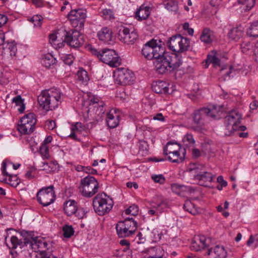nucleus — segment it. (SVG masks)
I'll list each match as a JSON object with an SVG mask.
<instances>
[{"label": "nucleus", "mask_w": 258, "mask_h": 258, "mask_svg": "<svg viewBox=\"0 0 258 258\" xmlns=\"http://www.w3.org/2000/svg\"><path fill=\"white\" fill-rule=\"evenodd\" d=\"M240 46L242 52L247 54L248 51L251 49L252 46L249 41H244L241 44Z\"/></svg>", "instance_id": "48"}, {"label": "nucleus", "mask_w": 258, "mask_h": 258, "mask_svg": "<svg viewBox=\"0 0 258 258\" xmlns=\"http://www.w3.org/2000/svg\"><path fill=\"white\" fill-rule=\"evenodd\" d=\"M116 230L118 236L121 238L128 237L133 235L132 231L126 229L123 224L119 222L116 225Z\"/></svg>", "instance_id": "36"}, {"label": "nucleus", "mask_w": 258, "mask_h": 258, "mask_svg": "<svg viewBox=\"0 0 258 258\" xmlns=\"http://www.w3.org/2000/svg\"><path fill=\"white\" fill-rule=\"evenodd\" d=\"M220 108L216 105L208 107H202L195 110L192 118L194 123L196 124L195 130L200 131L211 119L220 118Z\"/></svg>", "instance_id": "2"}, {"label": "nucleus", "mask_w": 258, "mask_h": 258, "mask_svg": "<svg viewBox=\"0 0 258 258\" xmlns=\"http://www.w3.org/2000/svg\"><path fill=\"white\" fill-rule=\"evenodd\" d=\"M56 62V60L54 56L50 53H47L43 56L41 62L42 64L47 68H49L53 66Z\"/></svg>", "instance_id": "35"}, {"label": "nucleus", "mask_w": 258, "mask_h": 258, "mask_svg": "<svg viewBox=\"0 0 258 258\" xmlns=\"http://www.w3.org/2000/svg\"><path fill=\"white\" fill-rule=\"evenodd\" d=\"M63 236L66 238L71 237L74 233L73 227L71 225H66L62 228Z\"/></svg>", "instance_id": "44"}, {"label": "nucleus", "mask_w": 258, "mask_h": 258, "mask_svg": "<svg viewBox=\"0 0 258 258\" xmlns=\"http://www.w3.org/2000/svg\"><path fill=\"white\" fill-rule=\"evenodd\" d=\"M152 88L154 92L159 94L167 93L168 91V84L163 81H159L154 83Z\"/></svg>", "instance_id": "28"}, {"label": "nucleus", "mask_w": 258, "mask_h": 258, "mask_svg": "<svg viewBox=\"0 0 258 258\" xmlns=\"http://www.w3.org/2000/svg\"><path fill=\"white\" fill-rule=\"evenodd\" d=\"M39 152L43 158L47 159L49 157L48 147L45 144H42L39 149Z\"/></svg>", "instance_id": "46"}, {"label": "nucleus", "mask_w": 258, "mask_h": 258, "mask_svg": "<svg viewBox=\"0 0 258 258\" xmlns=\"http://www.w3.org/2000/svg\"><path fill=\"white\" fill-rule=\"evenodd\" d=\"M49 42L51 44L57 45L58 47L60 48L63 46V42L58 43L57 40V36L56 34L52 33L49 36Z\"/></svg>", "instance_id": "52"}, {"label": "nucleus", "mask_w": 258, "mask_h": 258, "mask_svg": "<svg viewBox=\"0 0 258 258\" xmlns=\"http://www.w3.org/2000/svg\"><path fill=\"white\" fill-rule=\"evenodd\" d=\"M45 126L48 130H52L55 127V122L54 120L47 121Z\"/></svg>", "instance_id": "60"}, {"label": "nucleus", "mask_w": 258, "mask_h": 258, "mask_svg": "<svg viewBox=\"0 0 258 258\" xmlns=\"http://www.w3.org/2000/svg\"><path fill=\"white\" fill-rule=\"evenodd\" d=\"M241 118V114L237 110L229 111L224 118V135L231 136L235 131L238 130Z\"/></svg>", "instance_id": "5"}, {"label": "nucleus", "mask_w": 258, "mask_h": 258, "mask_svg": "<svg viewBox=\"0 0 258 258\" xmlns=\"http://www.w3.org/2000/svg\"><path fill=\"white\" fill-rule=\"evenodd\" d=\"M100 13L104 19H111L113 18L112 11L110 9H103Z\"/></svg>", "instance_id": "49"}, {"label": "nucleus", "mask_w": 258, "mask_h": 258, "mask_svg": "<svg viewBox=\"0 0 258 258\" xmlns=\"http://www.w3.org/2000/svg\"><path fill=\"white\" fill-rule=\"evenodd\" d=\"M6 166H7V163L6 161H4L2 163V174L3 175L5 176L9 177V180L10 182H12V181H16V185L18 184L19 182L18 181V177L16 175H14L12 174H9L7 171H6Z\"/></svg>", "instance_id": "41"}, {"label": "nucleus", "mask_w": 258, "mask_h": 258, "mask_svg": "<svg viewBox=\"0 0 258 258\" xmlns=\"http://www.w3.org/2000/svg\"><path fill=\"white\" fill-rule=\"evenodd\" d=\"M3 48L5 53H9L11 56H15L17 51L16 44L14 41L6 42Z\"/></svg>", "instance_id": "34"}, {"label": "nucleus", "mask_w": 258, "mask_h": 258, "mask_svg": "<svg viewBox=\"0 0 258 258\" xmlns=\"http://www.w3.org/2000/svg\"><path fill=\"white\" fill-rule=\"evenodd\" d=\"M243 32V27L241 26H239L232 28L228 32L227 36L231 40L237 41L242 37Z\"/></svg>", "instance_id": "27"}, {"label": "nucleus", "mask_w": 258, "mask_h": 258, "mask_svg": "<svg viewBox=\"0 0 258 258\" xmlns=\"http://www.w3.org/2000/svg\"><path fill=\"white\" fill-rule=\"evenodd\" d=\"M169 48L174 52H183L187 51L190 46V40L177 34L171 37L167 42Z\"/></svg>", "instance_id": "8"}, {"label": "nucleus", "mask_w": 258, "mask_h": 258, "mask_svg": "<svg viewBox=\"0 0 258 258\" xmlns=\"http://www.w3.org/2000/svg\"><path fill=\"white\" fill-rule=\"evenodd\" d=\"M7 21V17L5 15L0 14V27L4 25Z\"/></svg>", "instance_id": "62"}, {"label": "nucleus", "mask_w": 258, "mask_h": 258, "mask_svg": "<svg viewBox=\"0 0 258 258\" xmlns=\"http://www.w3.org/2000/svg\"><path fill=\"white\" fill-rule=\"evenodd\" d=\"M35 174V170L34 168H31L25 174V177L29 179L34 178Z\"/></svg>", "instance_id": "59"}, {"label": "nucleus", "mask_w": 258, "mask_h": 258, "mask_svg": "<svg viewBox=\"0 0 258 258\" xmlns=\"http://www.w3.org/2000/svg\"><path fill=\"white\" fill-rule=\"evenodd\" d=\"M207 246L206 237L204 235H197L192 240L191 248L195 251H199Z\"/></svg>", "instance_id": "19"}, {"label": "nucleus", "mask_w": 258, "mask_h": 258, "mask_svg": "<svg viewBox=\"0 0 258 258\" xmlns=\"http://www.w3.org/2000/svg\"><path fill=\"white\" fill-rule=\"evenodd\" d=\"M153 119L154 120H157L159 121H163L165 120V118L161 113H158L154 115L153 117Z\"/></svg>", "instance_id": "63"}, {"label": "nucleus", "mask_w": 258, "mask_h": 258, "mask_svg": "<svg viewBox=\"0 0 258 258\" xmlns=\"http://www.w3.org/2000/svg\"><path fill=\"white\" fill-rule=\"evenodd\" d=\"M114 76H116L118 83L123 85H130L135 80L133 72L123 68H118L114 72Z\"/></svg>", "instance_id": "13"}, {"label": "nucleus", "mask_w": 258, "mask_h": 258, "mask_svg": "<svg viewBox=\"0 0 258 258\" xmlns=\"http://www.w3.org/2000/svg\"><path fill=\"white\" fill-rule=\"evenodd\" d=\"M104 103L102 102H99V99L95 97H93L89 100V111L92 109L95 110V113L98 115L101 114H104V111L103 109Z\"/></svg>", "instance_id": "20"}, {"label": "nucleus", "mask_w": 258, "mask_h": 258, "mask_svg": "<svg viewBox=\"0 0 258 258\" xmlns=\"http://www.w3.org/2000/svg\"><path fill=\"white\" fill-rule=\"evenodd\" d=\"M150 14L149 7L141 6L136 12L135 17L138 20L142 21L148 18Z\"/></svg>", "instance_id": "31"}, {"label": "nucleus", "mask_w": 258, "mask_h": 258, "mask_svg": "<svg viewBox=\"0 0 258 258\" xmlns=\"http://www.w3.org/2000/svg\"><path fill=\"white\" fill-rule=\"evenodd\" d=\"M33 233L32 232V239H30V243H29L30 247L35 251L38 250L42 255L44 254L46 249H48V244L46 240L41 237H33Z\"/></svg>", "instance_id": "16"}, {"label": "nucleus", "mask_w": 258, "mask_h": 258, "mask_svg": "<svg viewBox=\"0 0 258 258\" xmlns=\"http://www.w3.org/2000/svg\"><path fill=\"white\" fill-rule=\"evenodd\" d=\"M185 154L186 152L185 149H183V150L177 149L171 153L170 155H168V156L167 159L171 162L179 163L184 161Z\"/></svg>", "instance_id": "21"}, {"label": "nucleus", "mask_w": 258, "mask_h": 258, "mask_svg": "<svg viewBox=\"0 0 258 258\" xmlns=\"http://www.w3.org/2000/svg\"><path fill=\"white\" fill-rule=\"evenodd\" d=\"M183 209L193 215H196L199 213L198 210L196 208L195 204L190 201H185L183 205Z\"/></svg>", "instance_id": "39"}, {"label": "nucleus", "mask_w": 258, "mask_h": 258, "mask_svg": "<svg viewBox=\"0 0 258 258\" xmlns=\"http://www.w3.org/2000/svg\"><path fill=\"white\" fill-rule=\"evenodd\" d=\"M152 53H153L152 55L153 59H154L155 60H158L161 57L164 56V54L167 52L165 51V48L161 45H157L156 40H155V44L153 46Z\"/></svg>", "instance_id": "32"}, {"label": "nucleus", "mask_w": 258, "mask_h": 258, "mask_svg": "<svg viewBox=\"0 0 258 258\" xmlns=\"http://www.w3.org/2000/svg\"><path fill=\"white\" fill-rule=\"evenodd\" d=\"M42 17L40 15H35L31 18V21L35 27H40L41 25Z\"/></svg>", "instance_id": "54"}, {"label": "nucleus", "mask_w": 258, "mask_h": 258, "mask_svg": "<svg viewBox=\"0 0 258 258\" xmlns=\"http://www.w3.org/2000/svg\"><path fill=\"white\" fill-rule=\"evenodd\" d=\"M150 208L148 210V214L152 216L158 217L159 214L161 213L163 210L167 206V203L163 200H161L158 202H152L150 203Z\"/></svg>", "instance_id": "18"}, {"label": "nucleus", "mask_w": 258, "mask_h": 258, "mask_svg": "<svg viewBox=\"0 0 258 258\" xmlns=\"http://www.w3.org/2000/svg\"><path fill=\"white\" fill-rule=\"evenodd\" d=\"M204 171H205V167L201 164L191 163L189 165L188 167V171L190 176L193 177V179L195 180L198 178L199 175L204 173Z\"/></svg>", "instance_id": "23"}, {"label": "nucleus", "mask_w": 258, "mask_h": 258, "mask_svg": "<svg viewBox=\"0 0 258 258\" xmlns=\"http://www.w3.org/2000/svg\"><path fill=\"white\" fill-rule=\"evenodd\" d=\"M254 244V248L258 246V235L253 236L251 235L247 241V245L250 246L252 244Z\"/></svg>", "instance_id": "53"}, {"label": "nucleus", "mask_w": 258, "mask_h": 258, "mask_svg": "<svg viewBox=\"0 0 258 258\" xmlns=\"http://www.w3.org/2000/svg\"><path fill=\"white\" fill-rule=\"evenodd\" d=\"M254 55V60L258 63V42L255 44V47L253 49Z\"/></svg>", "instance_id": "64"}, {"label": "nucleus", "mask_w": 258, "mask_h": 258, "mask_svg": "<svg viewBox=\"0 0 258 258\" xmlns=\"http://www.w3.org/2000/svg\"><path fill=\"white\" fill-rule=\"evenodd\" d=\"M77 75L78 80L83 84H86L89 80L87 72L82 68L78 71Z\"/></svg>", "instance_id": "43"}, {"label": "nucleus", "mask_w": 258, "mask_h": 258, "mask_svg": "<svg viewBox=\"0 0 258 258\" xmlns=\"http://www.w3.org/2000/svg\"><path fill=\"white\" fill-rule=\"evenodd\" d=\"M247 34L251 37H258V21L252 22L247 30Z\"/></svg>", "instance_id": "38"}, {"label": "nucleus", "mask_w": 258, "mask_h": 258, "mask_svg": "<svg viewBox=\"0 0 258 258\" xmlns=\"http://www.w3.org/2000/svg\"><path fill=\"white\" fill-rule=\"evenodd\" d=\"M63 44L66 43L73 48L79 47L83 43V37L77 30H71L66 32Z\"/></svg>", "instance_id": "12"}, {"label": "nucleus", "mask_w": 258, "mask_h": 258, "mask_svg": "<svg viewBox=\"0 0 258 258\" xmlns=\"http://www.w3.org/2000/svg\"><path fill=\"white\" fill-rule=\"evenodd\" d=\"M38 202L44 207L53 203L55 200L54 186L50 185L40 189L37 194Z\"/></svg>", "instance_id": "10"}, {"label": "nucleus", "mask_w": 258, "mask_h": 258, "mask_svg": "<svg viewBox=\"0 0 258 258\" xmlns=\"http://www.w3.org/2000/svg\"><path fill=\"white\" fill-rule=\"evenodd\" d=\"M211 31L208 28L203 30L200 36V40L205 43L208 44L212 42Z\"/></svg>", "instance_id": "40"}, {"label": "nucleus", "mask_w": 258, "mask_h": 258, "mask_svg": "<svg viewBox=\"0 0 258 258\" xmlns=\"http://www.w3.org/2000/svg\"><path fill=\"white\" fill-rule=\"evenodd\" d=\"M210 63H212L214 67L220 66V59L217 57V53L216 51H212L211 54L207 55L206 60V68H208Z\"/></svg>", "instance_id": "30"}, {"label": "nucleus", "mask_w": 258, "mask_h": 258, "mask_svg": "<svg viewBox=\"0 0 258 258\" xmlns=\"http://www.w3.org/2000/svg\"><path fill=\"white\" fill-rule=\"evenodd\" d=\"M155 44V40L152 39L147 42L142 50V54L148 59H153L152 53L153 51V46Z\"/></svg>", "instance_id": "26"}, {"label": "nucleus", "mask_w": 258, "mask_h": 258, "mask_svg": "<svg viewBox=\"0 0 258 258\" xmlns=\"http://www.w3.org/2000/svg\"><path fill=\"white\" fill-rule=\"evenodd\" d=\"M181 63L179 56L169 52H167L160 59L154 61L157 72L160 74L171 73L177 69Z\"/></svg>", "instance_id": "3"}, {"label": "nucleus", "mask_w": 258, "mask_h": 258, "mask_svg": "<svg viewBox=\"0 0 258 258\" xmlns=\"http://www.w3.org/2000/svg\"><path fill=\"white\" fill-rule=\"evenodd\" d=\"M214 177V175L205 170L204 173L199 175L195 180L198 181L200 185L206 186L208 185V183L212 182Z\"/></svg>", "instance_id": "25"}, {"label": "nucleus", "mask_w": 258, "mask_h": 258, "mask_svg": "<svg viewBox=\"0 0 258 258\" xmlns=\"http://www.w3.org/2000/svg\"><path fill=\"white\" fill-rule=\"evenodd\" d=\"M42 164H43L42 167H43L42 169L43 170L52 171L54 170L53 166L55 165L54 162H42Z\"/></svg>", "instance_id": "56"}, {"label": "nucleus", "mask_w": 258, "mask_h": 258, "mask_svg": "<svg viewBox=\"0 0 258 258\" xmlns=\"http://www.w3.org/2000/svg\"><path fill=\"white\" fill-rule=\"evenodd\" d=\"M177 149H180V146L178 144L175 142H169L163 148V154L165 155H170L171 153Z\"/></svg>", "instance_id": "37"}, {"label": "nucleus", "mask_w": 258, "mask_h": 258, "mask_svg": "<svg viewBox=\"0 0 258 258\" xmlns=\"http://www.w3.org/2000/svg\"><path fill=\"white\" fill-rule=\"evenodd\" d=\"M20 236L21 237L20 238L16 236H12L11 237L12 248H16L18 246H20L22 248L29 245L30 239H32V232L23 230L21 232Z\"/></svg>", "instance_id": "14"}, {"label": "nucleus", "mask_w": 258, "mask_h": 258, "mask_svg": "<svg viewBox=\"0 0 258 258\" xmlns=\"http://www.w3.org/2000/svg\"><path fill=\"white\" fill-rule=\"evenodd\" d=\"M86 127L81 122H77L75 124H72L71 130L72 131L76 132H81L85 130Z\"/></svg>", "instance_id": "51"}, {"label": "nucleus", "mask_w": 258, "mask_h": 258, "mask_svg": "<svg viewBox=\"0 0 258 258\" xmlns=\"http://www.w3.org/2000/svg\"><path fill=\"white\" fill-rule=\"evenodd\" d=\"M124 227L130 231H132L133 234L137 230V223L132 218H126L124 221H119Z\"/></svg>", "instance_id": "33"}, {"label": "nucleus", "mask_w": 258, "mask_h": 258, "mask_svg": "<svg viewBox=\"0 0 258 258\" xmlns=\"http://www.w3.org/2000/svg\"><path fill=\"white\" fill-rule=\"evenodd\" d=\"M87 213V211L84 208H77L76 212L74 214L79 219H82L86 217Z\"/></svg>", "instance_id": "55"}, {"label": "nucleus", "mask_w": 258, "mask_h": 258, "mask_svg": "<svg viewBox=\"0 0 258 258\" xmlns=\"http://www.w3.org/2000/svg\"><path fill=\"white\" fill-rule=\"evenodd\" d=\"M165 8L168 11L176 13L178 11L177 2L174 0H168L164 2Z\"/></svg>", "instance_id": "42"}, {"label": "nucleus", "mask_w": 258, "mask_h": 258, "mask_svg": "<svg viewBox=\"0 0 258 258\" xmlns=\"http://www.w3.org/2000/svg\"><path fill=\"white\" fill-rule=\"evenodd\" d=\"M77 208V203L74 200H69L64 204L63 210L68 216L76 213Z\"/></svg>", "instance_id": "29"}, {"label": "nucleus", "mask_w": 258, "mask_h": 258, "mask_svg": "<svg viewBox=\"0 0 258 258\" xmlns=\"http://www.w3.org/2000/svg\"><path fill=\"white\" fill-rule=\"evenodd\" d=\"M152 179L155 182L163 184L165 182V178L162 174H153L151 176Z\"/></svg>", "instance_id": "50"}, {"label": "nucleus", "mask_w": 258, "mask_h": 258, "mask_svg": "<svg viewBox=\"0 0 258 258\" xmlns=\"http://www.w3.org/2000/svg\"><path fill=\"white\" fill-rule=\"evenodd\" d=\"M227 253V252L225 250L224 246L220 245H217L213 248H211L208 251V255H211L215 257V258H226L227 256H231Z\"/></svg>", "instance_id": "22"}, {"label": "nucleus", "mask_w": 258, "mask_h": 258, "mask_svg": "<svg viewBox=\"0 0 258 258\" xmlns=\"http://www.w3.org/2000/svg\"><path fill=\"white\" fill-rule=\"evenodd\" d=\"M86 17V11L83 9L72 10L68 14V18L73 26L79 30L83 28Z\"/></svg>", "instance_id": "11"}, {"label": "nucleus", "mask_w": 258, "mask_h": 258, "mask_svg": "<svg viewBox=\"0 0 258 258\" xmlns=\"http://www.w3.org/2000/svg\"><path fill=\"white\" fill-rule=\"evenodd\" d=\"M62 60L64 64L71 66L74 61V57L71 54H68L62 57Z\"/></svg>", "instance_id": "57"}, {"label": "nucleus", "mask_w": 258, "mask_h": 258, "mask_svg": "<svg viewBox=\"0 0 258 258\" xmlns=\"http://www.w3.org/2000/svg\"><path fill=\"white\" fill-rule=\"evenodd\" d=\"M139 208L136 205L131 206L128 209L125 210L124 213L126 215H132L135 216L138 213Z\"/></svg>", "instance_id": "47"}, {"label": "nucleus", "mask_w": 258, "mask_h": 258, "mask_svg": "<svg viewBox=\"0 0 258 258\" xmlns=\"http://www.w3.org/2000/svg\"><path fill=\"white\" fill-rule=\"evenodd\" d=\"M184 145L187 146H193L195 144V141L191 134H186L182 139Z\"/></svg>", "instance_id": "45"}, {"label": "nucleus", "mask_w": 258, "mask_h": 258, "mask_svg": "<svg viewBox=\"0 0 258 258\" xmlns=\"http://www.w3.org/2000/svg\"><path fill=\"white\" fill-rule=\"evenodd\" d=\"M93 53L101 61L110 67H117L121 64V59L114 50L102 49L98 51L94 49Z\"/></svg>", "instance_id": "6"}, {"label": "nucleus", "mask_w": 258, "mask_h": 258, "mask_svg": "<svg viewBox=\"0 0 258 258\" xmlns=\"http://www.w3.org/2000/svg\"><path fill=\"white\" fill-rule=\"evenodd\" d=\"M113 204L112 199L105 192L98 194L92 202L95 212L100 216L108 213L112 209Z\"/></svg>", "instance_id": "4"}, {"label": "nucleus", "mask_w": 258, "mask_h": 258, "mask_svg": "<svg viewBox=\"0 0 258 258\" xmlns=\"http://www.w3.org/2000/svg\"><path fill=\"white\" fill-rule=\"evenodd\" d=\"M36 121L35 114L29 113L21 119L17 130L21 134H30L35 130Z\"/></svg>", "instance_id": "9"}, {"label": "nucleus", "mask_w": 258, "mask_h": 258, "mask_svg": "<svg viewBox=\"0 0 258 258\" xmlns=\"http://www.w3.org/2000/svg\"><path fill=\"white\" fill-rule=\"evenodd\" d=\"M63 95L58 88L42 91L38 96V102L40 107L43 110L48 111L57 107L63 100Z\"/></svg>", "instance_id": "1"}, {"label": "nucleus", "mask_w": 258, "mask_h": 258, "mask_svg": "<svg viewBox=\"0 0 258 258\" xmlns=\"http://www.w3.org/2000/svg\"><path fill=\"white\" fill-rule=\"evenodd\" d=\"M13 102L15 103L16 105H21L23 102L20 95H18L13 99Z\"/></svg>", "instance_id": "61"}, {"label": "nucleus", "mask_w": 258, "mask_h": 258, "mask_svg": "<svg viewBox=\"0 0 258 258\" xmlns=\"http://www.w3.org/2000/svg\"><path fill=\"white\" fill-rule=\"evenodd\" d=\"M119 120V113L118 112H116L115 109L110 110L106 114V122L109 128L116 127L118 125Z\"/></svg>", "instance_id": "17"}, {"label": "nucleus", "mask_w": 258, "mask_h": 258, "mask_svg": "<svg viewBox=\"0 0 258 258\" xmlns=\"http://www.w3.org/2000/svg\"><path fill=\"white\" fill-rule=\"evenodd\" d=\"M79 188L83 196L91 198L98 191L99 183L94 177L88 175L81 179Z\"/></svg>", "instance_id": "7"}, {"label": "nucleus", "mask_w": 258, "mask_h": 258, "mask_svg": "<svg viewBox=\"0 0 258 258\" xmlns=\"http://www.w3.org/2000/svg\"><path fill=\"white\" fill-rule=\"evenodd\" d=\"M245 10L247 11L251 9L255 5V0H245L244 2Z\"/></svg>", "instance_id": "58"}, {"label": "nucleus", "mask_w": 258, "mask_h": 258, "mask_svg": "<svg viewBox=\"0 0 258 258\" xmlns=\"http://www.w3.org/2000/svg\"><path fill=\"white\" fill-rule=\"evenodd\" d=\"M138 34L134 31L130 32L128 28L122 27L118 31L119 39L126 44L133 43L138 38Z\"/></svg>", "instance_id": "15"}, {"label": "nucleus", "mask_w": 258, "mask_h": 258, "mask_svg": "<svg viewBox=\"0 0 258 258\" xmlns=\"http://www.w3.org/2000/svg\"><path fill=\"white\" fill-rule=\"evenodd\" d=\"M97 36L100 41L106 43H110L112 40V31L107 27L102 28L98 32Z\"/></svg>", "instance_id": "24"}]
</instances>
